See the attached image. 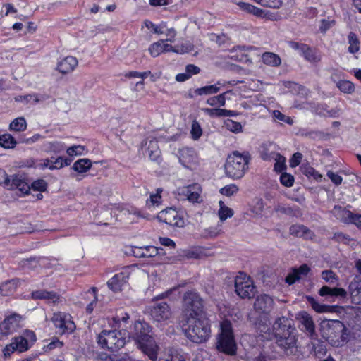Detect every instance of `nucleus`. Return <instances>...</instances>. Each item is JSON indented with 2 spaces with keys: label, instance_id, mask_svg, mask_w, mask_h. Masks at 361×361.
<instances>
[{
  "label": "nucleus",
  "instance_id": "f257e3e1",
  "mask_svg": "<svg viewBox=\"0 0 361 361\" xmlns=\"http://www.w3.org/2000/svg\"><path fill=\"white\" fill-rule=\"evenodd\" d=\"M183 329L185 336L195 343H204L211 336V326L207 315L185 317Z\"/></svg>",
  "mask_w": 361,
  "mask_h": 361
},
{
  "label": "nucleus",
  "instance_id": "f03ea898",
  "mask_svg": "<svg viewBox=\"0 0 361 361\" xmlns=\"http://www.w3.org/2000/svg\"><path fill=\"white\" fill-rule=\"evenodd\" d=\"M349 293L353 303L361 305V278L356 276L350 282L348 291L342 288H331L327 286H322L319 294L321 296L337 297L345 298Z\"/></svg>",
  "mask_w": 361,
  "mask_h": 361
},
{
  "label": "nucleus",
  "instance_id": "7ed1b4c3",
  "mask_svg": "<svg viewBox=\"0 0 361 361\" xmlns=\"http://www.w3.org/2000/svg\"><path fill=\"white\" fill-rule=\"evenodd\" d=\"M216 348L219 352L229 355L236 353L237 345L231 322L224 319L220 323L219 332L216 338Z\"/></svg>",
  "mask_w": 361,
  "mask_h": 361
},
{
  "label": "nucleus",
  "instance_id": "20e7f679",
  "mask_svg": "<svg viewBox=\"0 0 361 361\" xmlns=\"http://www.w3.org/2000/svg\"><path fill=\"white\" fill-rule=\"evenodd\" d=\"M250 159L248 152L235 151L229 154L224 165L226 176L233 179L241 178L248 169Z\"/></svg>",
  "mask_w": 361,
  "mask_h": 361
},
{
  "label": "nucleus",
  "instance_id": "39448f33",
  "mask_svg": "<svg viewBox=\"0 0 361 361\" xmlns=\"http://www.w3.org/2000/svg\"><path fill=\"white\" fill-rule=\"evenodd\" d=\"M321 333L327 341L334 345H339L345 338L346 328L339 320H324L320 324Z\"/></svg>",
  "mask_w": 361,
  "mask_h": 361
},
{
  "label": "nucleus",
  "instance_id": "423d86ee",
  "mask_svg": "<svg viewBox=\"0 0 361 361\" xmlns=\"http://www.w3.org/2000/svg\"><path fill=\"white\" fill-rule=\"evenodd\" d=\"M126 332L116 330H103L97 336V343L112 352L122 348L126 344Z\"/></svg>",
  "mask_w": 361,
  "mask_h": 361
},
{
  "label": "nucleus",
  "instance_id": "0eeeda50",
  "mask_svg": "<svg viewBox=\"0 0 361 361\" xmlns=\"http://www.w3.org/2000/svg\"><path fill=\"white\" fill-rule=\"evenodd\" d=\"M235 291L243 299L252 298L257 292L256 286L250 276L240 273L235 279Z\"/></svg>",
  "mask_w": 361,
  "mask_h": 361
},
{
  "label": "nucleus",
  "instance_id": "6e6552de",
  "mask_svg": "<svg viewBox=\"0 0 361 361\" xmlns=\"http://www.w3.org/2000/svg\"><path fill=\"white\" fill-rule=\"evenodd\" d=\"M184 305L186 308L185 317H196L197 314L206 315L203 308V300L195 292L189 291L183 297Z\"/></svg>",
  "mask_w": 361,
  "mask_h": 361
},
{
  "label": "nucleus",
  "instance_id": "1a4fd4ad",
  "mask_svg": "<svg viewBox=\"0 0 361 361\" xmlns=\"http://www.w3.org/2000/svg\"><path fill=\"white\" fill-rule=\"evenodd\" d=\"M151 319L157 326H165L171 322L172 312L169 305L164 302L154 304L150 307Z\"/></svg>",
  "mask_w": 361,
  "mask_h": 361
},
{
  "label": "nucleus",
  "instance_id": "9d476101",
  "mask_svg": "<svg viewBox=\"0 0 361 361\" xmlns=\"http://www.w3.org/2000/svg\"><path fill=\"white\" fill-rule=\"evenodd\" d=\"M157 219L159 221L164 222L173 227L183 228L185 226V219L183 213L173 207L161 210L157 214Z\"/></svg>",
  "mask_w": 361,
  "mask_h": 361
},
{
  "label": "nucleus",
  "instance_id": "9b49d317",
  "mask_svg": "<svg viewBox=\"0 0 361 361\" xmlns=\"http://www.w3.org/2000/svg\"><path fill=\"white\" fill-rule=\"evenodd\" d=\"M51 321L61 334L71 333L75 329L72 317L67 313L58 312L53 314Z\"/></svg>",
  "mask_w": 361,
  "mask_h": 361
},
{
  "label": "nucleus",
  "instance_id": "f8f14e48",
  "mask_svg": "<svg viewBox=\"0 0 361 361\" xmlns=\"http://www.w3.org/2000/svg\"><path fill=\"white\" fill-rule=\"evenodd\" d=\"M202 187L199 183H192L187 186L178 188L177 194L178 199L187 200L190 202H200Z\"/></svg>",
  "mask_w": 361,
  "mask_h": 361
},
{
  "label": "nucleus",
  "instance_id": "ddd939ff",
  "mask_svg": "<svg viewBox=\"0 0 361 361\" xmlns=\"http://www.w3.org/2000/svg\"><path fill=\"white\" fill-rule=\"evenodd\" d=\"M274 305V299L267 294L258 295L254 302V309L257 313L269 319V315Z\"/></svg>",
  "mask_w": 361,
  "mask_h": 361
},
{
  "label": "nucleus",
  "instance_id": "4468645a",
  "mask_svg": "<svg viewBox=\"0 0 361 361\" xmlns=\"http://www.w3.org/2000/svg\"><path fill=\"white\" fill-rule=\"evenodd\" d=\"M23 326V317L14 313L6 317L0 324V332L2 335L8 336L16 332Z\"/></svg>",
  "mask_w": 361,
  "mask_h": 361
},
{
  "label": "nucleus",
  "instance_id": "2eb2a0df",
  "mask_svg": "<svg viewBox=\"0 0 361 361\" xmlns=\"http://www.w3.org/2000/svg\"><path fill=\"white\" fill-rule=\"evenodd\" d=\"M137 348L147 355L152 361H156L158 357L159 346L154 338L151 336L146 339H141V341L136 343Z\"/></svg>",
  "mask_w": 361,
  "mask_h": 361
},
{
  "label": "nucleus",
  "instance_id": "dca6fc26",
  "mask_svg": "<svg viewBox=\"0 0 361 361\" xmlns=\"http://www.w3.org/2000/svg\"><path fill=\"white\" fill-rule=\"evenodd\" d=\"M30 344L25 338L21 336H16L12 338L11 343L6 345L3 350L5 357H9L13 353H23L27 351L30 348Z\"/></svg>",
  "mask_w": 361,
  "mask_h": 361
},
{
  "label": "nucleus",
  "instance_id": "f3484780",
  "mask_svg": "<svg viewBox=\"0 0 361 361\" xmlns=\"http://www.w3.org/2000/svg\"><path fill=\"white\" fill-rule=\"evenodd\" d=\"M129 276L130 273L127 269L115 274L107 282L109 288L115 293L121 291L123 287L128 283Z\"/></svg>",
  "mask_w": 361,
  "mask_h": 361
},
{
  "label": "nucleus",
  "instance_id": "a211bd4d",
  "mask_svg": "<svg viewBox=\"0 0 361 361\" xmlns=\"http://www.w3.org/2000/svg\"><path fill=\"white\" fill-rule=\"evenodd\" d=\"M277 344L287 352L290 350V353L296 348L297 339L295 331L285 333L278 337H276Z\"/></svg>",
  "mask_w": 361,
  "mask_h": 361
},
{
  "label": "nucleus",
  "instance_id": "6ab92c4d",
  "mask_svg": "<svg viewBox=\"0 0 361 361\" xmlns=\"http://www.w3.org/2000/svg\"><path fill=\"white\" fill-rule=\"evenodd\" d=\"M32 300H44L47 303L56 305L62 301L60 295L54 291H47L45 290H37L31 293Z\"/></svg>",
  "mask_w": 361,
  "mask_h": 361
},
{
  "label": "nucleus",
  "instance_id": "aec40b11",
  "mask_svg": "<svg viewBox=\"0 0 361 361\" xmlns=\"http://www.w3.org/2000/svg\"><path fill=\"white\" fill-rule=\"evenodd\" d=\"M292 331L295 329L291 325V320L286 317H279L273 324V334L275 338Z\"/></svg>",
  "mask_w": 361,
  "mask_h": 361
},
{
  "label": "nucleus",
  "instance_id": "412c9836",
  "mask_svg": "<svg viewBox=\"0 0 361 361\" xmlns=\"http://www.w3.org/2000/svg\"><path fill=\"white\" fill-rule=\"evenodd\" d=\"M135 333L133 338L136 343L141 341V339L144 340L150 337L149 333L152 331L151 326L146 322L137 321L134 324Z\"/></svg>",
  "mask_w": 361,
  "mask_h": 361
},
{
  "label": "nucleus",
  "instance_id": "4be33fe9",
  "mask_svg": "<svg viewBox=\"0 0 361 361\" xmlns=\"http://www.w3.org/2000/svg\"><path fill=\"white\" fill-rule=\"evenodd\" d=\"M78 65V59L74 56H68L57 63L56 69L62 74H67L73 71Z\"/></svg>",
  "mask_w": 361,
  "mask_h": 361
},
{
  "label": "nucleus",
  "instance_id": "5701e85b",
  "mask_svg": "<svg viewBox=\"0 0 361 361\" xmlns=\"http://www.w3.org/2000/svg\"><path fill=\"white\" fill-rule=\"evenodd\" d=\"M175 48L167 44L164 40H159L153 43L149 47V51L152 56L157 57L162 53L172 51L174 52Z\"/></svg>",
  "mask_w": 361,
  "mask_h": 361
},
{
  "label": "nucleus",
  "instance_id": "b1692460",
  "mask_svg": "<svg viewBox=\"0 0 361 361\" xmlns=\"http://www.w3.org/2000/svg\"><path fill=\"white\" fill-rule=\"evenodd\" d=\"M8 188L10 190L18 189L23 194H27L30 190L29 184L20 175L11 176L10 185Z\"/></svg>",
  "mask_w": 361,
  "mask_h": 361
},
{
  "label": "nucleus",
  "instance_id": "393cba45",
  "mask_svg": "<svg viewBox=\"0 0 361 361\" xmlns=\"http://www.w3.org/2000/svg\"><path fill=\"white\" fill-rule=\"evenodd\" d=\"M179 154V161L185 168L191 167L195 162L196 154L192 149L183 148L180 150Z\"/></svg>",
  "mask_w": 361,
  "mask_h": 361
},
{
  "label": "nucleus",
  "instance_id": "a878e982",
  "mask_svg": "<svg viewBox=\"0 0 361 361\" xmlns=\"http://www.w3.org/2000/svg\"><path fill=\"white\" fill-rule=\"evenodd\" d=\"M310 270L307 264H302L299 268L293 269V271L287 275L285 281L288 285H292L298 281L301 278V276L307 275Z\"/></svg>",
  "mask_w": 361,
  "mask_h": 361
},
{
  "label": "nucleus",
  "instance_id": "bb28decb",
  "mask_svg": "<svg viewBox=\"0 0 361 361\" xmlns=\"http://www.w3.org/2000/svg\"><path fill=\"white\" fill-rule=\"evenodd\" d=\"M290 234L304 239H312L314 233L307 227L301 224L292 225L289 229Z\"/></svg>",
  "mask_w": 361,
  "mask_h": 361
},
{
  "label": "nucleus",
  "instance_id": "cd10ccee",
  "mask_svg": "<svg viewBox=\"0 0 361 361\" xmlns=\"http://www.w3.org/2000/svg\"><path fill=\"white\" fill-rule=\"evenodd\" d=\"M301 55L307 61L314 64L319 63L322 59L320 52L317 49L312 48L309 45L303 50Z\"/></svg>",
  "mask_w": 361,
  "mask_h": 361
},
{
  "label": "nucleus",
  "instance_id": "c85d7f7f",
  "mask_svg": "<svg viewBox=\"0 0 361 361\" xmlns=\"http://www.w3.org/2000/svg\"><path fill=\"white\" fill-rule=\"evenodd\" d=\"M334 215L345 224H352L355 214L341 207H334L332 211Z\"/></svg>",
  "mask_w": 361,
  "mask_h": 361
},
{
  "label": "nucleus",
  "instance_id": "c756f323",
  "mask_svg": "<svg viewBox=\"0 0 361 361\" xmlns=\"http://www.w3.org/2000/svg\"><path fill=\"white\" fill-rule=\"evenodd\" d=\"M262 61L264 64L272 67H278L281 63L279 56L273 52H264L262 56Z\"/></svg>",
  "mask_w": 361,
  "mask_h": 361
},
{
  "label": "nucleus",
  "instance_id": "7c9ffc66",
  "mask_svg": "<svg viewBox=\"0 0 361 361\" xmlns=\"http://www.w3.org/2000/svg\"><path fill=\"white\" fill-rule=\"evenodd\" d=\"M221 85L222 83L220 81H218L214 85H207L196 89L195 90V93L199 96L214 94L219 92Z\"/></svg>",
  "mask_w": 361,
  "mask_h": 361
},
{
  "label": "nucleus",
  "instance_id": "2f4dec72",
  "mask_svg": "<svg viewBox=\"0 0 361 361\" xmlns=\"http://www.w3.org/2000/svg\"><path fill=\"white\" fill-rule=\"evenodd\" d=\"M307 299L309 303L311 305L312 309L318 313L331 312L333 311V306L320 304L311 296L307 297Z\"/></svg>",
  "mask_w": 361,
  "mask_h": 361
},
{
  "label": "nucleus",
  "instance_id": "473e14b6",
  "mask_svg": "<svg viewBox=\"0 0 361 361\" xmlns=\"http://www.w3.org/2000/svg\"><path fill=\"white\" fill-rule=\"evenodd\" d=\"M300 323L310 334L314 333V324L309 314L305 312L300 314Z\"/></svg>",
  "mask_w": 361,
  "mask_h": 361
},
{
  "label": "nucleus",
  "instance_id": "72a5a7b5",
  "mask_svg": "<svg viewBox=\"0 0 361 361\" xmlns=\"http://www.w3.org/2000/svg\"><path fill=\"white\" fill-rule=\"evenodd\" d=\"M92 166L91 161L88 159H80L76 161L73 165V169L74 171L82 173L87 171Z\"/></svg>",
  "mask_w": 361,
  "mask_h": 361
},
{
  "label": "nucleus",
  "instance_id": "f704fd0d",
  "mask_svg": "<svg viewBox=\"0 0 361 361\" xmlns=\"http://www.w3.org/2000/svg\"><path fill=\"white\" fill-rule=\"evenodd\" d=\"M348 51L351 54H355L360 50V42L356 35L353 32H350L348 35Z\"/></svg>",
  "mask_w": 361,
  "mask_h": 361
},
{
  "label": "nucleus",
  "instance_id": "c9c22d12",
  "mask_svg": "<svg viewBox=\"0 0 361 361\" xmlns=\"http://www.w3.org/2000/svg\"><path fill=\"white\" fill-rule=\"evenodd\" d=\"M17 142L14 137L10 134H4L0 135V146L5 149H13L16 147Z\"/></svg>",
  "mask_w": 361,
  "mask_h": 361
},
{
  "label": "nucleus",
  "instance_id": "e433bc0d",
  "mask_svg": "<svg viewBox=\"0 0 361 361\" xmlns=\"http://www.w3.org/2000/svg\"><path fill=\"white\" fill-rule=\"evenodd\" d=\"M27 123L24 118L19 117L14 119L9 126L10 130L16 132L23 131L26 129Z\"/></svg>",
  "mask_w": 361,
  "mask_h": 361
},
{
  "label": "nucleus",
  "instance_id": "4c0bfd02",
  "mask_svg": "<svg viewBox=\"0 0 361 361\" xmlns=\"http://www.w3.org/2000/svg\"><path fill=\"white\" fill-rule=\"evenodd\" d=\"M148 149L149 159L152 161H157L160 157V151L159 150L157 141L150 140Z\"/></svg>",
  "mask_w": 361,
  "mask_h": 361
},
{
  "label": "nucleus",
  "instance_id": "58836bf2",
  "mask_svg": "<svg viewBox=\"0 0 361 361\" xmlns=\"http://www.w3.org/2000/svg\"><path fill=\"white\" fill-rule=\"evenodd\" d=\"M220 208L219 210V216L221 221H225L228 218H231L233 215L232 209L226 207L222 201L219 202Z\"/></svg>",
  "mask_w": 361,
  "mask_h": 361
},
{
  "label": "nucleus",
  "instance_id": "ea45409f",
  "mask_svg": "<svg viewBox=\"0 0 361 361\" xmlns=\"http://www.w3.org/2000/svg\"><path fill=\"white\" fill-rule=\"evenodd\" d=\"M272 158L275 161L274 170L281 172L286 168V159L279 153L272 154Z\"/></svg>",
  "mask_w": 361,
  "mask_h": 361
},
{
  "label": "nucleus",
  "instance_id": "a19ab883",
  "mask_svg": "<svg viewBox=\"0 0 361 361\" xmlns=\"http://www.w3.org/2000/svg\"><path fill=\"white\" fill-rule=\"evenodd\" d=\"M226 92L219 94L218 96L212 97L207 100V104L209 106H214L219 105L224 106L226 104Z\"/></svg>",
  "mask_w": 361,
  "mask_h": 361
},
{
  "label": "nucleus",
  "instance_id": "79ce46f5",
  "mask_svg": "<svg viewBox=\"0 0 361 361\" xmlns=\"http://www.w3.org/2000/svg\"><path fill=\"white\" fill-rule=\"evenodd\" d=\"M338 88L343 92L350 94L354 92V85L348 80H341L337 83Z\"/></svg>",
  "mask_w": 361,
  "mask_h": 361
},
{
  "label": "nucleus",
  "instance_id": "37998d69",
  "mask_svg": "<svg viewBox=\"0 0 361 361\" xmlns=\"http://www.w3.org/2000/svg\"><path fill=\"white\" fill-rule=\"evenodd\" d=\"M224 124L226 129L233 133H238L242 131V125L239 122L234 121L231 119H227Z\"/></svg>",
  "mask_w": 361,
  "mask_h": 361
},
{
  "label": "nucleus",
  "instance_id": "c03bdc74",
  "mask_svg": "<svg viewBox=\"0 0 361 361\" xmlns=\"http://www.w3.org/2000/svg\"><path fill=\"white\" fill-rule=\"evenodd\" d=\"M191 137L194 140H198L202 134V130L197 121H193L191 126Z\"/></svg>",
  "mask_w": 361,
  "mask_h": 361
},
{
  "label": "nucleus",
  "instance_id": "a18cd8bd",
  "mask_svg": "<svg viewBox=\"0 0 361 361\" xmlns=\"http://www.w3.org/2000/svg\"><path fill=\"white\" fill-rule=\"evenodd\" d=\"M238 6L244 11L248 13H253L255 16H259L262 13V10L245 2H239Z\"/></svg>",
  "mask_w": 361,
  "mask_h": 361
},
{
  "label": "nucleus",
  "instance_id": "49530a36",
  "mask_svg": "<svg viewBox=\"0 0 361 361\" xmlns=\"http://www.w3.org/2000/svg\"><path fill=\"white\" fill-rule=\"evenodd\" d=\"M238 191V187L235 184H230L221 188L219 192L225 196L230 197L237 193Z\"/></svg>",
  "mask_w": 361,
  "mask_h": 361
},
{
  "label": "nucleus",
  "instance_id": "de8ad7c7",
  "mask_svg": "<svg viewBox=\"0 0 361 361\" xmlns=\"http://www.w3.org/2000/svg\"><path fill=\"white\" fill-rule=\"evenodd\" d=\"M32 100L34 101V103H37L39 99L37 94H26V95H19L15 97V101L18 102H23L25 104H27Z\"/></svg>",
  "mask_w": 361,
  "mask_h": 361
},
{
  "label": "nucleus",
  "instance_id": "09e8293b",
  "mask_svg": "<svg viewBox=\"0 0 361 361\" xmlns=\"http://www.w3.org/2000/svg\"><path fill=\"white\" fill-rule=\"evenodd\" d=\"M162 191L163 190L161 188H158L155 194H151L149 197V202L147 201V204H149L150 203L152 206L159 205L161 202V193Z\"/></svg>",
  "mask_w": 361,
  "mask_h": 361
},
{
  "label": "nucleus",
  "instance_id": "8fccbe9b",
  "mask_svg": "<svg viewBox=\"0 0 361 361\" xmlns=\"http://www.w3.org/2000/svg\"><path fill=\"white\" fill-rule=\"evenodd\" d=\"M97 288L92 287L89 291L88 293H91L93 296V300L91 301L90 304L87 305L86 307V311L87 313L91 314L95 307V305L97 302Z\"/></svg>",
  "mask_w": 361,
  "mask_h": 361
},
{
  "label": "nucleus",
  "instance_id": "3c124183",
  "mask_svg": "<svg viewBox=\"0 0 361 361\" xmlns=\"http://www.w3.org/2000/svg\"><path fill=\"white\" fill-rule=\"evenodd\" d=\"M304 174L307 177H312L317 181H321L322 176L313 167L307 166L304 169Z\"/></svg>",
  "mask_w": 361,
  "mask_h": 361
},
{
  "label": "nucleus",
  "instance_id": "603ef678",
  "mask_svg": "<svg viewBox=\"0 0 361 361\" xmlns=\"http://www.w3.org/2000/svg\"><path fill=\"white\" fill-rule=\"evenodd\" d=\"M158 254V249L154 246H147L142 250L140 257H152Z\"/></svg>",
  "mask_w": 361,
  "mask_h": 361
},
{
  "label": "nucleus",
  "instance_id": "864d4df0",
  "mask_svg": "<svg viewBox=\"0 0 361 361\" xmlns=\"http://www.w3.org/2000/svg\"><path fill=\"white\" fill-rule=\"evenodd\" d=\"M280 182L286 187H291L294 183V177L290 173H283L280 176Z\"/></svg>",
  "mask_w": 361,
  "mask_h": 361
},
{
  "label": "nucleus",
  "instance_id": "5fc2aeb1",
  "mask_svg": "<svg viewBox=\"0 0 361 361\" xmlns=\"http://www.w3.org/2000/svg\"><path fill=\"white\" fill-rule=\"evenodd\" d=\"M272 115L275 119L285 122L288 124L292 125L293 123V121L290 117L286 116L279 110L273 111Z\"/></svg>",
  "mask_w": 361,
  "mask_h": 361
},
{
  "label": "nucleus",
  "instance_id": "6e6d98bb",
  "mask_svg": "<svg viewBox=\"0 0 361 361\" xmlns=\"http://www.w3.org/2000/svg\"><path fill=\"white\" fill-rule=\"evenodd\" d=\"M85 150V147L82 145H74L68 147L66 149L67 154L71 156L82 155Z\"/></svg>",
  "mask_w": 361,
  "mask_h": 361
},
{
  "label": "nucleus",
  "instance_id": "4d7b16f0",
  "mask_svg": "<svg viewBox=\"0 0 361 361\" xmlns=\"http://www.w3.org/2000/svg\"><path fill=\"white\" fill-rule=\"evenodd\" d=\"M201 255L202 252L197 248L183 251V256L187 259H198Z\"/></svg>",
  "mask_w": 361,
  "mask_h": 361
},
{
  "label": "nucleus",
  "instance_id": "13d9d810",
  "mask_svg": "<svg viewBox=\"0 0 361 361\" xmlns=\"http://www.w3.org/2000/svg\"><path fill=\"white\" fill-rule=\"evenodd\" d=\"M174 48V52L178 54L189 53L194 49L193 45L189 42L183 44L181 46L175 47Z\"/></svg>",
  "mask_w": 361,
  "mask_h": 361
},
{
  "label": "nucleus",
  "instance_id": "bf43d9fd",
  "mask_svg": "<svg viewBox=\"0 0 361 361\" xmlns=\"http://www.w3.org/2000/svg\"><path fill=\"white\" fill-rule=\"evenodd\" d=\"M47 149L55 153H59L65 149V145L61 142H49Z\"/></svg>",
  "mask_w": 361,
  "mask_h": 361
},
{
  "label": "nucleus",
  "instance_id": "052dcab7",
  "mask_svg": "<svg viewBox=\"0 0 361 361\" xmlns=\"http://www.w3.org/2000/svg\"><path fill=\"white\" fill-rule=\"evenodd\" d=\"M159 361H186L184 355L179 353H172L165 357H161Z\"/></svg>",
  "mask_w": 361,
  "mask_h": 361
},
{
  "label": "nucleus",
  "instance_id": "680f3d73",
  "mask_svg": "<svg viewBox=\"0 0 361 361\" xmlns=\"http://www.w3.org/2000/svg\"><path fill=\"white\" fill-rule=\"evenodd\" d=\"M259 4L263 6L279 8L282 4V0H261Z\"/></svg>",
  "mask_w": 361,
  "mask_h": 361
},
{
  "label": "nucleus",
  "instance_id": "e2e57ef3",
  "mask_svg": "<svg viewBox=\"0 0 361 361\" xmlns=\"http://www.w3.org/2000/svg\"><path fill=\"white\" fill-rule=\"evenodd\" d=\"M47 186V184L46 181L43 179L37 180L32 183V188L34 190L40 191V192L46 190Z\"/></svg>",
  "mask_w": 361,
  "mask_h": 361
},
{
  "label": "nucleus",
  "instance_id": "0e129e2a",
  "mask_svg": "<svg viewBox=\"0 0 361 361\" xmlns=\"http://www.w3.org/2000/svg\"><path fill=\"white\" fill-rule=\"evenodd\" d=\"M63 346V342L60 341L58 338H54L46 346L44 349L46 352H49L55 348H61Z\"/></svg>",
  "mask_w": 361,
  "mask_h": 361
},
{
  "label": "nucleus",
  "instance_id": "69168bd1",
  "mask_svg": "<svg viewBox=\"0 0 361 361\" xmlns=\"http://www.w3.org/2000/svg\"><path fill=\"white\" fill-rule=\"evenodd\" d=\"M322 277L326 282L330 283H334L336 279V274L331 270H325L322 272Z\"/></svg>",
  "mask_w": 361,
  "mask_h": 361
},
{
  "label": "nucleus",
  "instance_id": "338daca9",
  "mask_svg": "<svg viewBox=\"0 0 361 361\" xmlns=\"http://www.w3.org/2000/svg\"><path fill=\"white\" fill-rule=\"evenodd\" d=\"M288 45L291 49L298 51L300 52V55L302 54V52L303 51V50L307 46V44H306L300 43V42H294V41L289 42Z\"/></svg>",
  "mask_w": 361,
  "mask_h": 361
},
{
  "label": "nucleus",
  "instance_id": "774afa93",
  "mask_svg": "<svg viewBox=\"0 0 361 361\" xmlns=\"http://www.w3.org/2000/svg\"><path fill=\"white\" fill-rule=\"evenodd\" d=\"M185 71L190 78L193 75L198 74L200 72V68L195 65L188 64L185 67Z\"/></svg>",
  "mask_w": 361,
  "mask_h": 361
}]
</instances>
